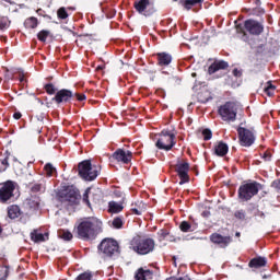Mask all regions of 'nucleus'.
I'll return each mask as SVG.
<instances>
[{"mask_svg": "<svg viewBox=\"0 0 280 280\" xmlns=\"http://www.w3.org/2000/svg\"><path fill=\"white\" fill-rule=\"evenodd\" d=\"M100 229H102V221L89 218L79 222L77 233L81 240H93L100 233Z\"/></svg>", "mask_w": 280, "mask_h": 280, "instance_id": "1", "label": "nucleus"}, {"mask_svg": "<svg viewBox=\"0 0 280 280\" xmlns=\"http://www.w3.org/2000/svg\"><path fill=\"white\" fill-rule=\"evenodd\" d=\"M154 246L155 243L152 238L137 236L131 241V248L135 253H138V255H149V253L154 250Z\"/></svg>", "mask_w": 280, "mask_h": 280, "instance_id": "2", "label": "nucleus"}, {"mask_svg": "<svg viewBox=\"0 0 280 280\" xmlns=\"http://www.w3.org/2000/svg\"><path fill=\"white\" fill-rule=\"evenodd\" d=\"M259 183H247L243 184L238 188V198L243 202H248L254 196H257L259 194Z\"/></svg>", "mask_w": 280, "mask_h": 280, "instance_id": "3", "label": "nucleus"}, {"mask_svg": "<svg viewBox=\"0 0 280 280\" xmlns=\"http://www.w3.org/2000/svg\"><path fill=\"white\" fill-rule=\"evenodd\" d=\"M98 174L97 166H93L89 160L79 163V175L83 180H95Z\"/></svg>", "mask_w": 280, "mask_h": 280, "instance_id": "4", "label": "nucleus"}, {"mask_svg": "<svg viewBox=\"0 0 280 280\" xmlns=\"http://www.w3.org/2000/svg\"><path fill=\"white\" fill-rule=\"evenodd\" d=\"M174 139H176V135H174L173 132H170L167 130H163L160 133L155 145L159 150H166V152H167V151L172 150L173 145H176V142L174 141Z\"/></svg>", "mask_w": 280, "mask_h": 280, "instance_id": "5", "label": "nucleus"}, {"mask_svg": "<svg viewBox=\"0 0 280 280\" xmlns=\"http://www.w3.org/2000/svg\"><path fill=\"white\" fill-rule=\"evenodd\" d=\"M98 249L105 257H113L119 253V243L113 238H105L100 244Z\"/></svg>", "mask_w": 280, "mask_h": 280, "instance_id": "6", "label": "nucleus"}, {"mask_svg": "<svg viewBox=\"0 0 280 280\" xmlns=\"http://www.w3.org/2000/svg\"><path fill=\"white\" fill-rule=\"evenodd\" d=\"M219 115L223 121H235L237 117V105L235 103L228 102L219 108Z\"/></svg>", "mask_w": 280, "mask_h": 280, "instance_id": "7", "label": "nucleus"}, {"mask_svg": "<svg viewBox=\"0 0 280 280\" xmlns=\"http://www.w3.org/2000/svg\"><path fill=\"white\" fill-rule=\"evenodd\" d=\"M237 133L240 144L243 145L244 148H250V145L255 143V133L253 132V130L244 127H238Z\"/></svg>", "mask_w": 280, "mask_h": 280, "instance_id": "8", "label": "nucleus"}, {"mask_svg": "<svg viewBox=\"0 0 280 280\" xmlns=\"http://www.w3.org/2000/svg\"><path fill=\"white\" fill-rule=\"evenodd\" d=\"M245 31L248 32L252 36H259V34L264 33V24L258 22L257 20H246L244 22Z\"/></svg>", "mask_w": 280, "mask_h": 280, "instance_id": "9", "label": "nucleus"}, {"mask_svg": "<svg viewBox=\"0 0 280 280\" xmlns=\"http://www.w3.org/2000/svg\"><path fill=\"white\" fill-rule=\"evenodd\" d=\"M14 183L7 182L0 185V202H8L14 196Z\"/></svg>", "mask_w": 280, "mask_h": 280, "instance_id": "10", "label": "nucleus"}, {"mask_svg": "<svg viewBox=\"0 0 280 280\" xmlns=\"http://www.w3.org/2000/svg\"><path fill=\"white\" fill-rule=\"evenodd\" d=\"M176 172L180 178L179 185H185V183H189V163L179 162L176 165Z\"/></svg>", "mask_w": 280, "mask_h": 280, "instance_id": "11", "label": "nucleus"}, {"mask_svg": "<svg viewBox=\"0 0 280 280\" xmlns=\"http://www.w3.org/2000/svg\"><path fill=\"white\" fill-rule=\"evenodd\" d=\"M113 159H115V161H117L118 163L128 164L132 161V152L125 151L124 149H118L114 152Z\"/></svg>", "mask_w": 280, "mask_h": 280, "instance_id": "12", "label": "nucleus"}, {"mask_svg": "<svg viewBox=\"0 0 280 280\" xmlns=\"http://www.w3.org/2000/svg\"><path fill=\"white\" fill-rule=\"evenodd\" d=\"M71 97H73V92L63 89L58 91L52 100L56 104H67L71 102Z\"/></svg>", "mask_w": 280, "mask_h": 280, "instance_id": "13", "label": "nucleus"}, {"mask_svg": "<svg viewBox=\"0 0 280 280\" xmlns=\"http://www.w3.org/2000/svg\"><path fill=\"white\" fill-rule=\"evenodd\" d=\"M210 240L213 244H219L221 248H226L231 242H233V238L231 236H222V234L213 233L210 236Z\"/></svg>", "mask_w": 280, "mask_h": 280, "instance_id": "14", "label": "nucleus"}, {"mask_svg": "<svg viewBox=\"0 0 280 280\" xmlns=\"http://www.w3.org/2000/svg\"><path fill=\"white\" fill-rule=\"evenodd\" d=\"M66 202H69L70 205H79L80 203V190L77 188H69L65 196Z\"/></svg>", "mask_w": 280, "mask_h": 280, "instance_id": "15", "label": "nucleus"}, {"mask_svg": "<svg viewBox=\"0 0 280 280\" xmlns=\"http://www.w3.org/2000/svg\"><path fill=\"white\" fill-rule=\"evenodd\" d=\"M89 196L92 197L93 202H100V199L102 198V192L98 189L91 191V188H88L85 190V192L83 194V202H85L88 207H91V201H89Z\"/></svg>", "mask_w": 280, "mask_h": 280, "instance_id": "16", "label": "nucleus"}, {"mask_svg": "<svg viewBox=\"0 0 280 280\" xmlns=\"http://www.w3.org/2000/svg\"><path fill=\"white\" fill-rule=\"evenodd\" d=\"M214 153L217 156H226V154H229V144L222 141L218 142L214 145Z\"/></svg>", "mask_w": 280, "mask_h": 280, "instance_id": "17", "label": "nucleus"}, {"mask_svg": "<svg viewBox=\"0 0 280 280\" xmlns=\"http://www.w3.org/2000/svg\"><path fill=\"white\" fill-rule=\"evenodd\" d=\"M31 240L32 242H35V243L46 242V240H49V234L38 233V230H34L33 232H31Z\"/></svg>", "mask_w": 280, "mask_h": 280, "instance_id": "18", "label": "nucleus"}, {"mask_svg": "<svg viewBox=\"0 0 280 280\" xmlns=\"http://www.w3.org/2000/svg\"><path fill=\"white\" fill-rule=\"evenodd\" d=\"M229 67V63L225 61H215L213 62L209 69L208 72L211 74L215 73L217 71H220V69H226Z\"/></svg>", "mask_w": 280, "mask_h": 280, "instance_id": "19", "label": "nucleus"}, {"mask_svg": "<svg viewBox=\"0 0 280 280\" xmlns=\"http://www.w3.org/2000/svg\"><path fill=\"white\" fill-rule=\"evenodd\" d=\"M108 211L109 213H121L124 211V203L109 201L108 202Z\"/></svg>", "mask_w": 280, "mask_h": 280, "instance_id": "20", "label": "nucleus"}, {"mask_svg": "<svg viewBox=\"0 0 280 280\" xmlns=\"http://www.w3.org/2000/svg\"><path fill=\"white\" fill-rule=\"evenodd\" d=\"M268 264V260L264 257H257L249 261V268H264Z\"/></svg>", "mask_w": 280, "mask_h": 280, "instance_id": "21", "label": "nucleus"}, {"mask_svg": "<svg viewBox=\"0 0 280 280\" xmlns=\"http://www.w3.org/2000/svg\"><path fill=\"white\" fill-rule=\"evenodd\" d=\"M21 215V208H19V206H10L8 208V218H10V220H16V218H19Z\"/></svg>", "mask_w": 280, "mask_h": 280, "instance_id": "22", "label": "nucleus"}, {"mask_svg": "<svg viewBox=\"0 0 280 280\" xmlns=\"http://www.w3.org/2000/svg\"><path fill=\"white\" fill-rule=\"evenodd\" d=\"M152 279V271L144 270L143 268L138 269L136 273V280H148Z\"/></svg>", "mask_w": 280, "mask_h": 280, "instance_id": "23", "label": "nucleus"}, {"mask_svg": "<svg viewBox=\"0 0 280 280\" xmlns=\"http://www.w3.org/2000/svg\"><path fill=\"white\" fill-rule=\"evenodd\" d=\"M159 65L167 67L172 62V56L170 54L160 52L158 54Z\"/></svg>", "mask_w": 280, "mask_h": 280, "instance_id": "24", "label": "nucleus"}, {"mask_svg": "<svg viewBox=\"0 0 280 280\" xmlns=\"http://www.w3.org/2000/svg\"><path fill=\"white\" fill-rule=\"evenodd\" d=\"M24 26L26 27V30H36V27H38V19L34 16L26 19L24 22Z\"/></svg>", "mask_w": 280, "mask_h": 280, "instance_id": "25", "label": "nucleus"}, {"mask_svg": "<svg viewBox=\"0 0 280 280\" xmlns=\"http://www.w3.org/2000/svg\"><path fill=\"white\" fill-rule=\"evenodd\" d=\"M150 5V0H140L138 2L135 3V8L137 10V12H139L140 14L142 12H145V9Z\"/></svg>", "mask_w": 280, "mask_h": 280, "instance_id": "26", "label": "nucleus"}, {"mask_svg": "<svg viewBox=\"0 0 280 280\" xmlns=\"http://www.w3.org/2000/svg\"><path fill=\"white\" fill-rule=\"evenodd\" d=\"M26 205L30 207V209H38L40 206V199H38V197H31L27 199Z\"/></svg>", "mask_w": 280, "mask_h": 280, "instance_id": "27", "label": "nucleus"}, {"mask_svg": "<svg viewBox=\"0 0 280 280\" xmlns=\"http://www.w3.org/2000/svg\"><path fill=\"white\" fill-rule=\"evenodd\" d=\"M58 235L66 242H71V240H73V234L67 230H59Z\"/></svg>", "mask_w": 280, "mask_h": 280, "instance_id": "28", "label": "nucleus"}, {"mask_svg": "<svg viewBox=\"0 0 280 280\" xmlns=\"http://www.w3.org/2000/svg\"><path fill=\"white\" fill-rule=\"evenodd\" d=\"M202 1H205V0H185L183 2V5L186 10H191V8H194V5H198V3H202Z\"/></svg>", "mask_w": 280, "mask_h": 280, "instance_id": "29", "label": "nucleus"}, {"mask_svg": "<svg viewBox=\"0 0 280 280\" xmlns=\"http://www.w3.org/2000/svg\"><path fill=\"white\" fill-rule=\"evenodd\" d=\"M44 172H45L46 176H54L56 174V167H54V164L47 163L44 166Z\"/></svg>", "mask_w": 280, "mask_h": 280, "instance_id": "30", "label": "nucleus"}, {"mask_svg": "<svg viewBox=\"0 0 280 280\" xmlns=\"http://www.w3.org/2000/svg\"><path fill=\"white\" fill-rule=\"evenodd\" d=\"M276 90H277V88L275 85H272V83L268 82L267 88H265V93L269 97H272V95H275Z\"/></svg>", "mask_w": 280, "mask_h": 280, "instance_id": "31", "label": "nucleus"}, {"mask_svg": "<svg viewBox=\"0 0 280 280\" xmlns=\"http://www.w3.org/2000/svg\"><path fill=\"white\" fill-rule=\"evenodd\" d=\"M10 27V20L8 16L0 18V30H8Z\"/></svg>", "mask_w": 280, "mask_h": 280, "instance_id": "32", "label": "nucleus"}, {"mask_svg": "<svg viewBox=\"0 0 280 280\" xmlns=\"http://www.w3.org/2000/svg\"><path fill=\"white\" fill-rule=\"evenodd\" d=\"M57 16L58 19H68L69 18V13H67V9H65V7H61L58 11H57Z\"/></svg>", "mask_w": 280, "mask_h": 280, "instance_id": "33", "label": "nucleus"}, {"mask_svg": "<svg viewBox=\"0 0 280 280\" xmlns=\"http://www.w3.org/2000/svg\"><path fill=\"white\" fill-rule=\"evenodd\" d=\"M49 37V31H40L37 34V38L38 40H40L42 43H45V40H47V38Z\"/></svg>", "mask_w": 280, "mask_h": 280, "instance_id": "34", "label": "nucleus"}, {"mask_svg": "<svg viewBox=\"0 0 280 280\" xmlns=\"http://www.w3.org/2000/svg\"><path fill=\"white\" fill-rule=\"evenodd\" d=\"M112 226H114V229H121L124 226V220H121V218H115L112 222Z\"/></svg>", "mask_w": 280, "mask_h": 280, "instance_id": "35", "label": "nucleus"}, {"mask_svg": "<svg viewBox=\"0 0 280 280\" xmlns=\"http://www.w3.org/2000/svg\"><path fill=\"white\" fill-rule=\"evenodd\" d=\"M180 231H183L184 233H189V231L191 230V225L189 224V222L187 221H183L179 225Z\"/></svg>", "mask_w": 280, "mask_h": 280, "instance_id": "36", "label": "nucleus"}, {"mask_svg": "<svg viewBox=\"0 0 280 280\" xmlns=\"http://www.w3.org/2000/svg\"><path fill=\"white\" fill-rule=\"evenodd\" d=\"M8 167H10V164L8 163V158L0 160V172H5Z\"/></svg>", "mask_w": 280, "mask_h": 280, "instance_id": "37", "label": "nucleus"}, {"mask_svg": "<svg viewBox=\"0 0 280 280\" xmlns=\"http://www.w3.org/2000/svg\"><path fill=\"white\" fill-rule=\"evenodd\" d=\"M93 277V275H91L90 271H85L83 273H81L77 280H91V278Z\"/></svg>", "mask_w": 280, "mask_h": 280, "instance_id": "38", "label": "nucleus"}, {"mask_svg": "<svg viewBox=\"0 0 280 280\" xmlns=\"http://www.w3.org/2000/svg\"><path fill=\"white\" fill-rule=\"evenodd\" d=\"M45 91L48 95H54V93H56V86H54V84H46Z\"/></svg>", "mask_w": 280, "mask_h": 280, "instance_id": "39", "label": "nucleus"}, {"mask_svg": "<svg viewBox=\"0 0 280 280\" xmlns=\"http://www.w3.org/2000/svg\"><path fill=\"white\" fill-rule=\"evenodd\" d=\"M202 137H203L205 141H209V140H211V137H213V133L211 132L210 129H205L202 131Z\"/></svg>", "mask_w": 280, "mask_h": 280, "instance_id": "40", "label": "nucleus"}, {"mask_svg": "<svg viewBox=\"0 0 280 280\" xmlns=\"http://www.w3.org/2000/svg\"><path fill=\"white\" fill-rule=\"evenodd\" d=\"M235 218H237L238 220H244V218H246V214L244 213V211L238 210L235 212Z\"/></svg>", "mask_w": 280, "mask_h": 280, "instance_id": "41", "label": "nucleus"}, {"mask_svg": "<svg viewBox=\"0 0 280 280\" xmlns=\"http://www.w3.org/2000/svg\"><path fill=\"white\" fill-rule=\"evenodd\" d=\"M74 95L79 102H84V100H86V95L84 94H74Z\"/></svg>", "mask_w": 280, "mask_h": 280, "instance_id": "42", "label": "nucleus"}, {"mask_svg": "<svg viewBox=\"0 0 280 280\" xmlns=\"http://www.w3.org/2000/svg\"><path fill=\"white\" fill-rule=\"evenodd\" d=\"M232 73L235 78H242V71L241 70L234 69Z\"/></svg>", "mask_w": 280, "mask_h": 280, "instance_id": "43", "label": "nucleus"}, {"mask_svg": "<svg viewBox=\"0 0 280 280\" xmlns=\"http://www.w3.org/2000/svg\"><path fill=\"white\" fill-rule=\"evenodd\" d=\"M160 235H161V237H167V235H170V233L165 230H161Z\"/></svg>", "mask_w": 280, "mask_h": 280, "instance_id": "44", "label": "nucleus"}, {"mask_svg": "<svg viewBox=\"0 0 280 280\" xmlns=\"http://www.w3.org/2000/svg\"><path fill=\"white\" fill-rule=\"evenodd\" d=\"M132 211L136 215H141V209L132 208Z\"/></svg>", "mask_w": 280, "mask_h": 280, "instance_id": "45", "label": "nucleus"}, {"mask_svg": "<svg viewBox=\"0 0 280 280\" xmlns=\"http://www.w3.org/2000/svg\"><path fill=\"white\" fill-rule=\"evenodd\" d=\"M262 159H264L265 161H270V153H264Z\"/></svg>", "mask_w": 280, "mask_h": 280, "instance_id": "46", "label": "nucleus"}, {"mask_svg": "<svg viewBox=\"0 0 280 280\" xmlns=\"http://www.w3.org/2000/svg\"><path fill=\"white\" fill-rule=\"evenodd\" d=\"M13 117H14V119H21V117H22V115H21V113H14L13 114Z\"/></svg>", "mask_w": 280, "mask_h": 280, "instance_id": "47", "label": "nucleus"}, {"mask_svg": "<svg viewBox=\"0 0 280 280\" xmlns=\"http://www.w3.org/2000/svg\"><path fill=\"white\" fill-rule=\"evenodd\" d=\"M19 81L23 84L25 82V75L20 74Z\"/></svg>", "mask_w": 280, "mask_h": 280, "instance_id": "48", "label": "nucleus"}, {"mask_svg": "<svg viewBox=\"0 0 280 280\" xmlns=\"http://www.w3.org/2000/svg\"><path fill=\"white\" fill-rule=\"evenodd\" d=\"M102 69H104V66H97L96 68L97 71H102Z\"/></svg>", "mask_w": 280, "mask_h": 280, "instance_id": "49", "label": "nucleus"}, {"mask_svg": "<svg viewBox=\"0 0 280 280\" xmlns=\"http://www.w3.org/2000/svg\"><path fill=\"white\" fill-rule=\"evenodd\" d=\"M235 235H236V237H240V236H241V233H240V232H236Z\"/></svg>", "mask_w": 280, "mask_h": 280, "instance_id": "50", "label": "nucleus"}, {"mask_svg": "<svg viewBox=\"0 0 280 280\" xmlns=\"http://www.w3.org/2000/svg\"><path fill=\"white\" fill-rule=\"evenodd\" d=\"M191 77H192V78H196V72H192V73H191Z\"/></svg>", "mask_w": 280, "mask_h": 280, "instance_id": "51", "label": "nucleus"}, {"mask_svg": "<svg viewBox=\"0 0 280 280\" xmlns=\"http://www.w3.org/2000/svg\"><path fill=\"white\" fill-rule=\"evenodd\" d=\"M40 12H43V10H40V9H39V10H37V14H40Z\"/></svg>", "mask_w": 280, "mask_h": 280, "instance_id": "52", "label": "nucleus"}, {"mask_svg": "<svg viewBox=\"0 0 280 280\" xmlns=\"http://www.w3.org/2000/svg\"><path fill=\"white\" fill-rule=\"evenodd\" d=\"M40 12H43V10H40V9H39V10H37V14H40Z\"/></svg>", "mask_w": 280, "mask_h": 280, "instance_id": "53", "label": "nucleus"}, {"mask_svg": "<svg viewBox=\"0 0 280 280\" xmlns=\"http://www.w3.org/2000/svg\"><path fill=\"white\" fill-rule=\"evenodd\" d=\"M173 260H174V264H176V257L175 256L173 257Z\"/></svg>", "mask_w": 280, "mask_h": 280, "instance_id": "54", "label": "nucleus"}, {"mask_svg": "<svg viewBox=\"0 0 280 280\" xmlns=\"http://www.w3.org/2000/svg\"><path fill=\"white\" fill-rule=\"evenodd\" d=\"M7 79L10 80V77L7 75Z\"/></svg>", "mask_w": 280, "mask_h": 280, "instance_id": "55", "label": "nucleus"}, {"mask_svg": "<svg viewBox=\"0 0 280 280\" xmlns=\"http://www.w3.org/2000/svg\"><path fill=\"white\" fill-rule=\"evenodd\" d=\"M3 230L0 228V233L2 232Z\"/></svg>", "mask_w": 280, "mask_h": 280, "instance_id": "56", "label": "nucleus"}]
</instances>
